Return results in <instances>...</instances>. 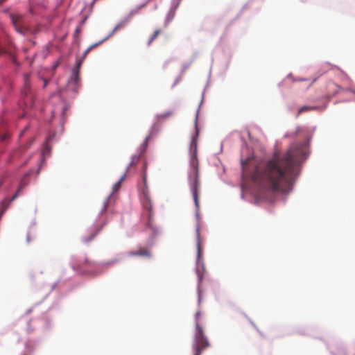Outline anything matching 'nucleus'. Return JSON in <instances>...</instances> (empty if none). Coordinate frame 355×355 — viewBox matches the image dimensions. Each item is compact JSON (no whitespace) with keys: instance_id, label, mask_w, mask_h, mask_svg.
<instances>
[{"instance_id":"nucleus-1","label":"nucleus","mask_w":355,"mask_h":355,"mask_svg":"<svg viewBox=\"0 0 355 355\" xmlns=\"http://www.w3.org/2000/svg\"><path fill=\"white\" fill-rule=\"evenodd\" d=\"M304 155L302 144H293L286 152L276 151L264 162L250 156L241 160L242 181L243 184L252 182L269 193H286L291 189L295 177V166Z\"/></svg>"},{"instance_id":"nucleus-2","label":"nucleus","mask_w":355,"mask_h":355,"mask_svg":"<svg viewBox=\"0 0 355 355\" xmlns=\"http://www.w3.org/2000/svg\"><path fill=\"white\" fill-rule=\"evenodd\" d=\"M195 135L192 137L190 144V152L191 153V158L190 165L193 169L192 173L189 174V187L197 209H199V194L200 191V182L199 178L198 160L197 158V140L199 135V130L197 124V117L195 121Z\"/></svg>"},{"instance_id":"nucleus-3","label":"nucleus","mask_w":355,"mask_h":355,"mask_svg":"<svg viewBox=\"0 0 355 355\" xmlns=\"http://www.w3.org/2000/svg\"><path fill=\"white\" fill-rule=\"evenodd\" d=\"M146 164L144 165V172L143 175V183L144 187L141 189V203L144 209L148 211V221L146 226L148 229L151 230L153 233L157 232V227L154 224L153 220V204L151 202L149 189L147 185V176L146 173Z\"/></svg>"},{"instance_id":"nucleus-4","label":"nucleus","mask_w":355,"mask_h":355,"mask_svg":"<svg viewBox=\"0 0 355 355\" xmlns=\"http://www.w3.org/2000/svg\"><path fill=\"white\" fill-rule=\"evenodd\" d=\"M209 346V341L205 334L202 326L197 324L192 343L194 355H201L202 352Z\"/></svg>"},{"instance_id":"nucleus-5","label":"nucleus","mask_w":355,"mask_h":355,"mask_svg":"<svg viewBox=\"0 0 355 355\" xmlns=\"http://www.w3.org/2000/svg\"><path fill=\"white\" fill-rule=\"evenodd\" d=\"M125 25V21H121L120 22L119 24H118L114 28V29L112 31V32L107 36L105 37L104 39H103L102 40L99 41L98 42H96L95 44H93L92 45H90L85 51V52L83 53V57L82 58L79 59L77 62H76V69H78L80 70V68L81 67V64L84 60V59L86 58V56L87 55V54L94 48L97 47L98 46H99L100 44H101L102 43H103L105 41H106L107 40H108L111 36H112L119 29L121 28H123Z\"/></svg>"},{"instance_id":"nucleus-6","label":"nucleus","mask_w":355,"mask_h":355,"mask_svg":"<svg viewBox=\"0 0 355 355\" xmlns=\"http://www.w3.org/2000/svg\"><path fill=\"white\" fill-rule=\"evenodd\" d=\"M29 77V73H26L24 76V85L21 89V95L24 98L25 105L31 107L33 104V95L31 92Z\"/></svg>"},{"instance_id":"nucleus-7","label":"nucleus","mask_w":355,"mask_h":355,"mask_svg":"<svg viewBox=\"0 0 355 355\" xmlns=\"http://www.w3.org/2000/svg\"><path fill=\"white\" fill-rule=\"evenodd\" d=\"M73 269L80 273L86 274L89 272L92 267V263L87 259L75 260L72 265Z\"/></svg>"},{"instance_id":"nucleus-8","label":"nucleus","mask_w":355,"mask_h":355,"mask_svg":"<svg viewBox=\"0 0 355 355\" xmlns=\"http://www.w3.org/2000/svg\"><path fill=\"white\" fill-rule=\"evenodd\" d=\"M10 17L15 30L20 34L26 35L28 29L22 24V16L17 14H11Z\"/></svg>"},{"instance_id":"nucleus-9","label":"nucleus","mask_w":355,"mask_h":355,"mask_svg":"<svg viewBox=\"0 0 355 355\" xmlns=\"http://www.w3.org/2000/svg\"><path fill=\"white\" fill-rule=\"evenodd\" d=\"M129 254L131 256H139L144 257H151V254L147 248H140L137 250L130 251Z\"/></svg>"},{"instance_id":"nucleus-10","label":"nucleus","mask_w":355,"mask_h":355,"mask_svg":"<svg viewBox=\"0 0 355 355\" xmlns=\"http://www.w3.org/2000/svg\"><path fill=\"white\" fill-rule=\"evenodd\" d=\"M30 175L29 173H26L24 174V177L21 180L18 189L16 191V193L12 196L11 200H15L18 196L19 195L20 192L22 191V189L28 184V182L26 180V177H28Z\"/></svg>"},{"instance_id":"nucleus-11","label":"nucleus","mask_w":355,"mask_h":355,"mask_svg":"<svg viewBox=\"0 0 355 355\" xmlns=\"http://www.w3.org/2000/svg\"><path fill=\"white\" fill-rule=\"evenodd\" d=\"M196 237H197V257L198 260H199L201 257L202 254V249H201V243H200V227L198 225L196 226Z\"/></svg>"},{"instance_id":"nucleus-12","label":"nucleus","mask_w":355,"mask_h":355,"mask_svg":"<svg viewBox=\"0 0 355 355\" xmlns=\"http://www.w3.org/2000/svg\"><path fill=\"white\" fill-rule=\"evenodd\" d=\"M173 114V112L172 110H168L164 113L159 114L157 116V121L162 122V121L168 119L169 117L172 116Z\"/></svg>"},{"instance_id":"nucleus-13","label":"nucleus","mask_w":355,"mask_h":355,"mask_svg":"<svg viewBox=\"0 0 355 355\" xmlns=\"http://www.w3.org/2000/svg\"><path fill=\"white\" fill-rule=\"evenodd\" d=\"M126 175H127V171H125L124 173V174L121 177L119 180L114 184V186H113V192H116V191H117L120 189L121 184L125 180Z\"/></svg>"},{"instance_id":"nucleus-14","label":"nucleus","mask_w":355,"mask_h":355,"mask_svg":"<svg viewBox=\"0 0 355 355\" xmlns=\"http://www.w3.org/2000/svg\"><path fill=\"white\" fill-rule=\"evenodd\" d=\"M175 10H171L166 17V21H165V24L167 25L175 17Z\"/></svg>"},{"instance_id":"nucleus-15","label":"nucleus","mask_w":355,"mask_h":355,"mask_svg":"<svg viewBox=\"0 0 355 355\" xmlns=\"http://www.w3.org/2000/svg\"><path fill=\"white\" fill-rule=\"evenodd\" d=\"M139 158H140V156H137V155L133 156L132 157V160H131L130 163L129 164V166L127 167L125 171L128 172L130 167L135 166L138 163Z\"/></svg>"},{"instance_id":"nucleus-16","label":"nucleus","mask_w":355,"mask_h":355,"mask_svg":"<svg viewBox=\"0 0 355 355\" xmlns=\"http://www.w3.org/2000/svg\"><path fill=\"white\" fill-rule=\"evenodd\" d=\"M161 33V30L160 29H157L154 31L153 34L152 35V36L150 37L148 42V45H150L151 43L154 41V40H155L157 36L160 34Z\"/></svg>"},{"instance_id":"nucleus-17","label":"nucleus","mask_w":355,"mask_h":355,"mask_svg":"<svg viewBox=\"0 0 355 355\" xmlns=\"http://www.w3.org/2000/svg\"><path fill=\"white\" fill-rule=\"evenodd\" d=\"M316 110V107L313 106H302L298 111L297 115L300 114L301 113L304 112H308Z\"/></svg>"},{"instance_id":"nucleus-18","label":"nucleus","mask_w":355,"mask_h":355,"mask_svg":"<svg viewBox=\"0 0 355 355\" xmlns=\"http://www.w3.org/2000/svg\"><path fill=\"white\" fill-rule=\"evenodd\" d=\"M201 316V312L198 311L195 314V328H196V324L201 325L200 322V317Z\"/></svg>"},{"instance_id":"nucleus-19","label":"nucleus","mask_w":355,"mask_h":355,"mask_svg":"<svg viewBox=\"0 0 355 355\" xmlns=\"http://www.w3.org/2000/svg\"><path fill=\"white\" fill-rule=\"evenodd\" d=\"M73 76L74 77L75 80H78V76H79V69H74L72 71Z\"/></svg>"},{"instance_id":"nucleus-20","label":"nucleus","mask_w":355,"mask_h":355,"mask_svg":"<svg viewBox=\"0 0 355 355\" xmlns=\"http://www.w3.org/2000/svg\"><path fill=\"white\" fill-rule=\"evenodd\" d=\"M110 200V197L107 198L103 202V211H105L107 207L108 203Z\"/></svg>"},{"instance_id":"nucleus-21","label":"nucleus","mask_w":355,"mask_h":355,"mask_svg":"<svg viewBox=\"0 0 355 355\" xmlns=\"http://www.w3.org/2000/svg\"><path fill=\"white\" fill-rule=\"evenodd\" d=\"M8 135L7 134L3 135L0 136V139L1 141H6L8 138Z\"/></svg>"},{"instance_id":"nucleus-22","label":"nucleus","mask_w":355,"mask_h":355,"mask_svg":"<svg viewBox=\"0 0 355 355\" xmlns=\"http://www.w3.org/2000/svg\"><path fill=\"white\" fill-rule=\"evenodd\" d=\"M96 233H95V234H92V235L89 238H88V239H85V241L86 242L90 241L91 240H92V239H93V238L96 236Z\"/></svg>"},{"instance_id":"nucleus-23","label":"nucleus","mask_w":355,"mask_h":355,"mask_svg":"<svg viewBox=\"0 0 355 355\" xmlns=\"http://www.w3.org/2000/svg\"><path fill=\"white\" fill-rule=\"evenodd\" d=\"M47 85V80L46 79L44 80V87Z\"/></svg>"},{"instance_id":"nucleus-24","label":"nucleus","mask_w":355,"mask_h":355,"mask_svg":"<svg viewBox=\"0 0 355 355\" xmlns=\"http://www.w3.org/2000/svg\"><path fill=\"white\" fill-rule=\"evenodd\" d=\"M27 241H28V242H29V241H30L29 236H27Z\"/></svg>"},{"instance_id":"nucleus-25","label":"nucleus","mask_w":355,"mask_h":355,"mask_svg":"<svg viewBox=\"0 0 355 355\" xmlns=\"http://www.w3.org/2000/svg\"><path fill=\"white\" fill-rule=\"evenodd\" d=\"M5 0H0V4H1Z\"/></svg>"},{"instance_id":"nucleus-26","label":"nucleus","mask_w":355,"mask_h":355,"mask_svg":"<svg viewBox=\"0 0 355 355\" xmlns=\"http://www.w3.org/2000/svg\"><path fill=\"white\" fill-rule=\"evenodd\" d=\"M199 279H200V281L202 279V277L199 275Z\"/></svg>"}]
</instances>
